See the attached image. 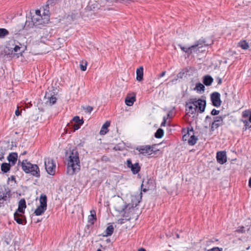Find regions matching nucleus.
I'll list each match as a JSON object with an SVG mask.
<instances>
[{
  "mask_svg": "<svg viewBox=\"0 0 251 251\" xmlns=\"http://www.w3.org/2000/svg\"><path fill=\"white\" fill-rule=\"evenodd\" d=\"M114 209L125 219H119V222L121 224L124 223V221H128L133 214V208L130 207V204H126L124 200L118 198L114 205Z\"/></svg>",
  "mask_w": 251,
  "mask_h": 251,
  "instance_id": "nucleus-1",
  "label": "nucleus"
},
{
  "mask_svg": "<svg viewBox=\"0 0 251 251\" xmlns=\"http://www.w3.org/2000/svg\"><path fill=\"white\" fill-rule=\"evenodd\" d=\"M67 173L69 175H73L80 170V161L77 151L73 150L67 160Z\"/></svg>",
  "mask_w": 251,
  "mask_h": 251,
  "instance_id": "nucleus-2",
  "label": "nucleus"
},
{
  "mask_svg": "<svg viewBox=\"0 0 251 251\" xmlns=\"http://www.w3.org/2000/svg\"><path fill=\"white\" fill-rule=\"evenodd\" d=\"M12 196L11 190L7 186H0V207L10 202Z\"/></svg>",
  "mask_w": 251,
  "mask_h": 251,
  "instance_id": "nucleus-3",
  "label": "nucleus"
},
{
  "mask_svg": "<svg viewBox=\"0 0 251 251\" xmlns=\"http://www.w3.org/2000/svg\"><path fill=\"white\" fill-rule=\"evenodd\" d=\"M21 167L25 173H29L36 177H40V170L37 165L23 160L21 163Z\"/></svg>",
  "mask_w": 251,
  "mask_h": 251,
  "instance_id": "nucleus-4",
  "label": "nucleus"
},
{
  "mask_svg": "<svg viewBox=\"0 0 251 251\" xmlns=\"http://www.w3.org/2000/svg\"><path fill=\"white\" fill-rule=\"evenodd\" d=\"M47 198L46 195H41L40 197V205L34 211L36 216L41 215L47 209Z\"/></svg>",
  "mask_w": 251,
  "mask_h": 251,
  "instance_id": "nucleus-5",
  "label": "nucleus"
},
{
  "mask_svg": "<svg viewBox=\"0 0 251 251\" xmlns=\"http://www.w3.org/2000/svg\"><path fill=\"white\" fill-rule=\"evenodd\" d=\"M208 45V44H206L205 41L203 39H200L194 45L190 47V50L191 51V54L193 53H199L201 52H202L203 50H202V48L203 47Z\"/></svg>",
  "mask_w": 251,
  "mask_h": 251,
  "instance_id": "nucleus-6",
  "label": "nucleus"
},
{
  "mask_svg": "<svg viewBox=\"0 0 251 251\" xmlns=\"http://www.w3.org/2000/svg\"><path fill=\"white\" fill-rule=\"evenodd\" d=\"M44 164L47 173L50 175L53 176L55 173L56 164L53 159L49 158H45Z\"/></svg>",
  "mask_w": 251,
  "mask_h": 251,
  "instance_id": "nucleus-7",
  "label": "nucleus"
},
{
  "mask_svg": "<svg viewBox=\"0 0 251 251\" xmlns=\"http://www.w3.org/2000/svg\"><path fill=\"white\" fill-rule=\"evenodd\" d=\"M97 220L96 211L95 210L90 211V215L88 217V225L85 227V232L87 234H91V230L93 228L94 222Z\"/></svg>",
  "mask_w": 251,
  "mask_h": 251,
  "instance_id": "nucleus-8",
  "label": "nucleus"
},
{
  "mask_svg": "<svg viewBox=\"0 0 251 251\" xmlns=\"http://www.w3.org/2000/svg\"><path fill=\"white\" fill-rule=\"evenodd\" d=\"M142 198V193L141 192H137L131 196V203L130 204V207L133 208V213L134 212V208L136 207L140 202Z\"/></svg>",
  "mask_w": 251,
  "mask_h": 251,
  "instance_id": "nucleus-9",
  "label": "nucleus"
},
{
  "mask_svg": "<svg viewBox=\"0 0 251 251\" xmlns=\"http://www.w3.org/2000/svg\"><path fill=\"white\" fill-rule=\"evenodd\" d=\"M136 150L139 152V154L144 156L150 155L153 151L152 147L149 145L138 146L136 148Z\"/></svg>",
  "mask_w": 251,
  "mask_h": 251,
  "instance_id": "nucleus-10",
  "label": "nucleus"
},
{
  "mask_svg": "<svg viewBox=\"0 0 251 251\" xmlns=\"http://www.w3.org/2000/svg\"><path fill=\"white\" fill-rule=\"evenodd\" d=\"M126 166L128 168H130L133 174L135 175L138 173L140 170L141 167L138 162L132 164L131 159H128L126 160Z\"/></svg>",
  "mask_w": 251,
  "mask_h": 251,
  "instance_id": "nucleus-11",
  "label": "nucleus"
},
{
  "mask_svg": "<svg viewBox=\"0 0 251 251\" xmlns=\"http://www.w3.org/2000/svg\"><path fill=\"white\" fill-rule=\"evenodd\" d=\"M211 100L212 104L215 107H219L221 104V100L220 99V94L219 93L215 92L211 94Z\"/></svg>",
  "mask_w": 251,
  "mask_h": 251,
  "instance_id": "nucleus-12",
  "label": "nucleus"
},
{
  "mask_svg": "<svg viewBox=\"0 0 251 251\" xmlns=\"http://www.w3.org/2000/svg\"><path fill=\"white\" fill-rule=\"evenodd\" d=\"M194 100L196 109H198L200 113L203 112L206 106V101L201 99L197 100L196 99H194Z\"/></svg>",
  "mask_w": 251,
  "mask_h": 251,
  "instance_id": "nucleus-13",
  "label": "nucleus"
},
{
  "mask_svg": "<svg viewBox=\"0 0 251 251\" xmlns=\"http://www.w3.org/2000/svg\"><path fill=\"white\" fill-rule=\"evenodd\" d=\"M224 117L223 116H217L214 118V121L211 124V129L213 131L222 125Z\"/></svg>",
  "mask_w": 251,
  "mask_h": 251,
  "instance_id": "nucleus-14",
  "label": "nucleus"
},
{
  "mask_svg": "<svg viewBox=\"0 0 251 251\" xmlns=\"http://www.w3.org/2000/svg\"><path fill=\"white\" fill-rule=\"evenodd\" d=\"M195 104V103L194 102V99H190V101L186 102L185 104L186 111L191 114L195 113L197 109Z\"/></svg>",
  "mask_w": 251,
  "mask_h": 251,
  "instance_id": "nucleus-15",
  "label": "nucleus"
},
{
  "mask_svg": "<svg viewBox=\"0 0 251 251\" xmlns=\"http://www.w3.org/2000/svg\"><path fill=\"white\" fill-rule=\"evenodd\" d=\"M14 217L15 221L19 224L24 225L26 223V219L24 214L15 212Z\"/></svg>",
  "mask_w": 251,
  "mask_h": 251,
  "instance_id": "nucleus-16",
  "label": "nucleus"
},
{
  "mask_svg": "<svg viewBox=\"0 0 251 251\" xmlns=\"http://www.w3.org/2000/svg\"><path fill=\"white\" fill-rule=\"evenodd\" d=\"M216 158L217 162L220 164L225 163L227 161L226 152L225 151L217 152Z\"/></svg>",
  "mask_w": 251,
  "mask_h": 251,
  "instance_id": "nucleus-17",
  "label": "nucleus"
},
{
  "mask_svg": "<svg viewBox=\"0 0 251 251\" xmlns=\"http://www.w3.org/2000/svg\"><path fill=\"white\" fill-rule=\"evenodd\" d=\"M26 207V205L25 201V199H22L19 201L18 208L15 212L24 214Z\"/></svg>",
  "mask_w": 251,
  "mask_h": 251,
  "instance_id": "nucleus-18",
  "label": "nucleus"
},
{
  "mask_svg": "<svg viewBox=\"0 0 251 251\" xmlns=\"http://www.w3.org/2000/svg\"><path fill=\"white\" fill-rule=\"evenodd\" d=\"M18 154L16 152H11L7 156V160L11 166L14 165L17 161Z\"/></svg>",
  "mask_w": 251,
  "mask_h": 251,
  "instance_id": "nucleus-19",
  "label": "nucleus"
},
{
  "mask_svg": "<svg viewBox=\"0 0 251 251\" xmlns=\"http://www.w3.org/2000/svg\"><path fill=\"white\" fill-rule=\"evenodd\" d=\"M193 132L194 130L192 127H191L190 129L188 128L187 129H183L182 130V133L184 134V135L182 136L183 141L188 142L189 138H190V135H192Z\"/></svg>",
  "mask_w": 251,
  "mask_h": 251,
  "instance_id": "nucleus-20",
  "label": "nucleus"
},
{
  "mask_svg": "<svg viewBox=\"0 0 251 251\" xmlns=\"http://www.w3.org/2000/svg\"><path fill=\"white\" fill-rule=\"evenodd\" d=\"M150 183H152V180H149V179L145 180V179H144L143 181L142 184L141 185L142 191H143L144 192H146L147 191H148L149 189H151V186Z\"/></svg>",
  "mask_w": 251,
  "mask_h": 251,
  "instance_id": "nucleus-21",
  "label": "nucleus"
},
{
  "mask_svg": "<svg viewBox=\"0 0 251 251\" xmlns=\"http://www.w3.org/2000/svg\"><path fill=\"white\" fill-rule=\"evenodd\" d=\"M49 21V16L47 14H45V12L44 13V17L43 16L40 19L39 21V25H45L47 24Z\"/></svg>",
  "mask_w": 251,
  "mask_h": 251,
  "instance_id": "nucleus-22",
  "label": "nucleus"
},
{
  "mask_svg": "<svg viewBox=\"0 0 251 251\" xmlns=\"http://www.w3.org/2000/svg\"><path fill=\"white\" fill-rule=\"evenodd\" d=\"M136 80L140 81L143 79V67L141 66L138 68L136 71Z\"/></svg>",
  "mask_w": 251,
  "mask_h": 251,
  "instance_id": "nucleus-23",
  "label": "nucleus"
},
{
  "mask_svg": "<svg viewBox=\"0 0 251 251\" xmlns=\"http://www.w3.org/2000/svg\"><path fill=\"white\" fill-rule=\"evenodd\" d=\"M110 122L106 121L102 126L100 131V135H105L108 131V127L110 126Z\"/></svg>",
  "mask_w": 251,
  "mask_h": 251,
  "instance_id": "nucleus-24",
  "label": "nucleus"
},
{
  "mask_svg": "<svg viewBox=\"0 0 251 251\" xmlns=\"http://www.w3.org/2000/svg\"><path fill=\"white\" fill-rule=\"evenodd\" d=\"M213 81V78L209 75H207L203 77V83L206 86H210Z\"/></svg>",
  "mask_w": 251,
  "mask_h": 251,
  "instance_id": "nucleus-25",
  "label": "nucleus"
},
{
  "mask_svg": "<svg viewBox=\"0 0 251 251\" xmlns=\"http://www.w3.org/2000/svg\"><path fill=\"white\" fill-rule=\"evenodd\" d=\"M42 16L41 15H33L31 17V22L35 26H38L39 21Z\"/></svg>",
  "mask_w": 251,
  "mask_h": 251,
  "instance_id": "nucleus-26",
  "label": "nucleus"
},
{
  "mask_svg": "<svg viewBox=\"0 0 251 251\" xmlns=\"http://www.w3.org/2000/svg\"><path fill=\"white\" fill-rule=\"evenodd\" d=\"M135 101V96L127 97L125 99L126 104L129 106H132Z\"/></svg>",
  "mask_w": 251,
  "mask_h": 251,
  "instance_id": "nucleus-27",
  "label": "nucleus"
},
{
  "mask_svg": "<svg viewBox=\"0 0 251 251\" xmlns=\"http://www.w3.org/2000/svg\"><path fill=\"white\" fill-rule=\"evenodd\" d=\"M45 98L48 99L47 103L49 102L50 105L54 104V103H55V102L56 101V98L53 95H52L50 97L49 96L48 97H47V94L46 93L45 95Z\"/></svg>",
  "mask_w": 251,
  "mask_h": 251,
  "instance_id": "nucleus-28",
  "label": "nucleus"
},
{
  "mask_svg": "<svg viewBox=\"0 0 251 251\" xmlns=\"http://www.w3.org/2000/svg\"><path fill=\"white\" fill-rule=\"evenodd\" d=\"M11 165L7 163H3L1 165V170L4 173L8 172L10 169Z\"/></svg>",
  "mask_w": 251,
  "mask_h": 251,
  "instance_id": "nucleus-29",
  "label": "nucleus"
},
{
  "mask_svg": "<svg viewBox=\"0 0 251 251\" xmlns=\"http://www.w3.org/2000/svg\"><path fill=\"white\" fill-rule=\"evenodd\" d=\"M198 138L194 136V132H193L191 135H190L188 143L190 146H193L196 144Z\"/></svg>",
  "mask_w": 251,
  "mask_h": 251,
  "instance_id": "nucleus-30",
  "label": "nucleus"
},
{
  "mask_svg": "<svg viewBox=\"0 0 251 251\" xmlns=\"http://www.w3.org/2000/svg\"><path fill=\"white\" fill-rule=\"evenodd\" d=\"M205 87L202 83L199 82L197 83L196 84V87L195 88V90H197V92L201 93V92H204Z\"/></svg>",
  "mask_w": 251,
  "mask_h": 251,
  "instance_id": "nucleus-31",
  "label": "nucleus"
},
{
  "mask_svg": "<svg viewBox=\"0 0 251 251\" xmlns=\"http://www.w3.org/2000/svg\"><path fill=\"white\" fill-rule=\"evenodd\" d=\"M238 45L243 50H247L249 47L248 43L245 40L240 41L238 43Z\"/></svg>",
  "mask_w": 251,
  "mask_h": 251,
  "instance_id": "nucleus-32",
  "label": "nucleus"
},
{
  "mask_svg": "<svg viewBox=\"0 0 251 251\" xmlns=\"http://www.w3.org/2000/svg\"><path fill=\"white\" fill-rule=\"evenodd\" d=\"M178 46L180 47L182 51L187 53V57H188L191 55V51L190 50V47H184L181 45H179Z\"/></svg>",
  "mask_w": 251,
  "mask_h": 251,
  "instance_id": "nucleus-33",
  "label": "nucleus"
},
{
  "mask_svg": "<svg viewBox=\"0 0 251 251\" xmlns=\"http://www.w3.org/2000/svg\"><path fill=\"white\" fill-rule=\"evenodd\" d=\"M12 52L15 54H22V51L21 50V47L19 45H15L13 48H11Z\"/></svg>",
  "mask_w": 251,
  "mask_h": 251,
  "instance_id": "nucleus-34",
  "label": "nucleus"
},
{
  "mask_svg": "<svg viewBox=\"0 0 251 251\" xmlns=\"http://www.w3.org/2000/svg\"><path fill=\"white\" fill-rule=\"evenodd\" d=\"M9 35V31L5 28H0V38H3Z\"/></svg>",
  "mask_w": 251,
  "mask_h": 251,
  "instance_id": "nucleus-35",
  "label": "nucleus"
},
{
  "mask_svg": "<svg viewBox=\"0 0 251 251\" xmlns=\"http://www.w3.org/2000/svg\"><path fill=\"white\" fill-rule=\"evenodd\" d=\"M164 135V131L161 128H158L155 133V137L156 138H161Z\"/></svg>",
  "mask_w": 251,
  "mask_h": 251,
  "instance_id": "nucleus-36",
  "label": "nucleus"
},
{
  "mask_svg": "<svg viewBox=\"0 0 251 251\" xmlns=\"http://www.w3.org/2000/svg\"><path fill=\"white\" fill-rule=\"evenodd\" d=\"M249 229V227H248V226H247L246 227L242 226L239 227L236 231L238 233H245V231L248 230Z\"/></svg>",
  "mask_w": 251,
  "mask_h": 251,
  "instance_id": "nucleus-37",
  "label": "nucleus"
},
{
  "mask_svg": "<svg viewBox=\"0 0 251 251\" xmlns=\"http://www.w3.org/2000/svg\"><path fill=\"white\" fill-rule=\"evenodd\" d=\"M106 233L107 234V235H111L114 231V227L113 226L110 225L107 226V227L106 229Z\"/></svg>",
  "mask_w": 251,
  "mask_h": 251,
  "instance_id": "nucleus-38",
  "label": "nucleus"
},
{
  "mask_svg": "<svg viewBox=\"0 0 251 251\" xmlns=\"http://www.w3.org/2000/svg\"><path fill=\"white\" fill-rule=\"evenodd\" d=\"M73 121L75 123H77L79 125H82L83 124V121L82 119H80L78 116H75L73 119Z\"/></svg>",
  "mask_w": 251,
  "mask_h": 251,
  "instance_id": "nucleus-39",
  "label": "nucleus"
},
{
  "mask_svg": "<svg viewBox=\"0 0 251 251\" xmlns=\"http://www.w3.org/2000/svg\"><path fill=\"white\" fill-rule=\"evenodd\" d=\"M79 66L81 71H85L87 69V63L82 62L80 64Z\"/></svg>",
  "mask_w": 251,
  "mask_h": 251,
  "instance_id": "nucleus-40",
  "label": "nucleus"
},
{
  "mask_svg": "<svg viewBox=\"0 0 251 251\" xmlns=\"http://www.w3.org/2000/svg\"><path fill=\"white\" fill-rule=\"evenodd\" d=\"M81 125H79V124L77 123H75L73 125L74 130L75 131L78 129Z\"/></svg>",
  "mask_w": 251,
  "mask_h": 251,
  "instance_id": "nucleus-41",
  "label": "nucleus"
},
{
  "mask_svg": "<svg viewBox=\"0 0 251 251\" xmlns=\"http://www.w3.org/2000/svg\"><path fill=\"white\" fill-rule=\"evenodd\" d=\"M219 113H220L219 110H217L215 109H213L211 112V114L212 115L215 116V115H218L219 114Z\"/></svg>",
  "mask_w": 251,
  "mask_h": 251,
  "instance_id": "nucleus-42",
  "label": "nucleus"
},
{
  "mask_svg": "<svg viewBox=\"0 0 251 251\" xmlns=\"http://www.w3.org/2000/svg\"><path fill=\"white\" fill-rule=\"evenodd\" d=\"M207 251H222V249H220L218 247H214L208 250Z\"/></svg>",
  "mask_w": 251,
  "mask_h": 251,
  "instance_id": "nucleus-43",
  "label": "nucleus"
},
{
  "mask_svg": "<svg viewBox=\"0 0 251 251\" xmlns=\"http://www.w3.org/2000/svg\"><path fill=\"white\" fill-rule=\"evenodd\" d=\"M86 111L89 113H91V111L93 110V107H91V106H87L86 108Z\"/></svg>",
  "mask_w": 251,
  "mask_h": 251,
  "instance_id": "nucleus-44",
  "label": "nucleus"
},
{
  "mask_svg": "<svg viewBox=\"0 0 251 251\" xmlns=\"http://www.w3.org/2000/svg\"><path fill=\"white\" fill-rule=\"evenodd\" d=\"M5 243L8 245L10 244L11 242V238H10V236H8V238H6L5 239Z\"/></svg>",
  "mask_w": 251,
  "mask_h": 251,
  "instance_id": "nucleus-45",
  "label": "nucleus"
},
{
  "mask_svg": "<svg viewBox=\"0 0 251 251\" xmlns=\"http://www.w3.org/2000/svg\"><path fill=\"white\" fill-rule=\"evenodd\" d=\"M166 123V119L165 117H163V122H162V123L161 124V126H165Z\"/></svg>",
  "mask_w": 251,
  "mask_h": 251,
  "instance_id": "nucleus-46",
  "label": "nucleus"
},
{
  "mask_svg": "<svg viewBox=\"0 0 251 251\" xmlns=\"http://www.w3.org/2000/svg\"><path fill=\"white\" fill-rule=\"evenodd\" d=\"M15 115L17 116H19L21 115V111H19L18 108H17V109H16V110L15 111Z\"/></svg>",
  "mask_w": 251,
  "mask_h": 251,
  "instance_id": "nucleus-47",
  "label": "nucleus"
},
{
  "mask_svg": "<svg viewBox=\"0 0 251 251\" xmlns=\"http://www.w3.org/2000/svg\"><path fill=\"white\" fill-rule=\"evenodd\" d=\"M205 121H208L209 123H211V118L209 116H207L205 118Z\"/></svg>",
  "mask_w": 251,
  "mask_h": 251,
  "instance_id": "nucleus-48",
  "label": "nucleus"
},
{
  "mask_svg": "<svg viewBox=\"0 0 251 251\" xmlns=\"http://www.w3.org/2000/svg\"><path fill=\"white\" fill-rule=\"evenodd\" d=\"M245 129L246 130L251 127V126H249L248 122H246V124L245 125Z\"/></svg>",
  "mask_w": 251,
  "mask_h": 251,
  "instance_id": "nucleus-49",
  "label": "nucleus"
},
{
  "mask_svg": "<svg viewBox=\"0 0 251 251\" xmlns=\"http://www.w3.org/2000/svg\"><path fill=\"white\" fill-rule=\"evenodd\" d=\"M181 233V232L180 231H177L176 232H175V233H172L173 235H176V236H177V235H179V234Z\"/></svg>",
  "mask_w": 251,
  "mask_h": 251,
  "instance_id": "nucleus-50",
  "label": "nucleus"
},
{
  "mask_svg": "<svg viewBox=\"0 0 251 251\" xmlns=\"http://www.w3.org/2000/svg\"><path fill=\"white\" fill-rule=\"evenodd\" d=\"M165 74H166L165 71L162 72V73L159 75V77H162L164 76L165 75Z\"/></svg>",
  "mask_w": 251,
  "mask_h": 251,
  "instance_id": "nucleus-51",
  "label": "nucleus"
},
{
  "mask_svg": "<svg viewBox=\"0 0 251 251\" xmlns=\"http://www.w3.org/2000/svg\"><path fill=\"white\" fill-rule=\"evenodd\" d=\"M102 241H103L104 242H105L106 243H107V244L109 243L110 242V240L108 238L106 239L105 240L102 239Z\"/></svg>",
  "mask_w": 251,
  "mask_h": 251,
  "instance_id": "nucleus-52",
  "label": "nucleus"
},
{
  "mask_svg": "<svg viewBox=\"0 0 251 251\" xmlns=\"http://www.w3.org/2000/svg\"><path fill=\"white\" fill-rule=\"evenodd\" d=\"M25 26L23 24H22L19 28L18 29V30L19 31H20L21 30L24 29V28L25 27Z\"/></svg>",
  "mask_w": 251,
  "mask_h": 251,
  "instance_id": "nucleus-53",
  "label": "nucleus"
},
{
  "mask_svg": "<svg viewBox=\"0 0 251 251\" xmlns=\"http://www.w3.org/2000/svg\"><path fill=\"white\" fill-rule=\"evenodd\" d=\"M34 15H41V12L39 10H36Z\"/></svg>",
  "mask_w": 251,
  "mask_h": 251,
  "instance_id": "nucleus-54",
  "label": "nucleus"
},
{
  "mask_svg": "<svg viewBox=\"0 0 251 251\" xmlns=\"http://www.w3.org/2000/svg\"><path fill=\"white\" fill-rule=\"evenodd\" d=\"M3 159H4V156H3V154H0V160L2 161Z\"/></svg>",
  "mask_w": 251,
  "mask_h": 251,
  "instance_id": "nucleus-55",
  "label": "nucleus"
},
{
  "mask_svg": "<svg viewBox=\"0 0 251 251\" xmlns=\"http://www.w3.org/2000/svg\"><path fill=\"white\" fill-rule=\"evenodd\" d=\"M249 186L251 188V177L249 179Z\"/></svg>",
  "mask_w": 251,
  "mask_h": 251,
  "instance_id": "nucleus-56",
  "label": "nucleus"
},
{
  "mask_svg": "<svg viewBox=\"0 0 251 251\" xmlns=\"http://www.w3.org/2000/svg\"><path fill=\"white\" fill-rule=\"evenodd\" d=\"M51 1H52V0H48V1H47L48 5L50 4V3H51Z\"/></svg>",
  "mask_w": 251,
  "mask_h": 251,
  "instance_id": "nucleus-57",
  "label": "nucleus"
},
{
  "mask_svg": "<svg viewBox=\"0 0 251 251\" xmlns=\"http://www.w3.org/2000/svg\"><path fill=\"white\" fill-rule=\"evenodd\" d=\"M138 251H146V250L143 248H141V249L138 250Z\"/></svg>",
  "mask_w": 251,
  "mask_h": 251,
  "instance_id": "nucleus-58",
  "label": "nucleus"
},
{
  "mask_svg": "<svg viewBox=\"0 0 251 251\" xmlns=\"http://www.w3.org/2000/svg\"><path fill=\"white\" fill-rule=\"evenodd\" d=\"M249 122L250 123H251V114H250V115L249 116Z\"/></svg>",
  "mask_w": 251,
  "mask_h": 251,
  "instance_id": "nucleus-59",
  "label": "nucleus"
},
{
  "mask_svg": "<svg viewBox=\"0 0 251 251\" xmlns=\"http://www.w3.org/2000/svg\"><path fill=\"white\" fill-rule=\"evenodd\" d=\"M221 79H220L219 80V82H218V84H220L221 83Z\"/></svg>",
  "mask_w": 251,
  "mask_h": 251,
  "instance_id": "nucleus-60",
  "label": "nucleus"
},
{
  "mask_svg": "<svg viewBox=\"0 0 251 251\" xmlns=\"http://www.w3.org/2000/svg\"><path fill=\"white\" fill-rule=\"evenodd\" d=\"M26 153V151H24L22 153V155H24Z\"/></svg>",
  "mask_w": 251,
  "mask_h": 251,
  "instance_id": "nucleus-61",
  "label": "nucleus"
},
{
  "mask_svg": "<svg viewBox=\"0 0 251 251\" xmlns=\"http://www.w3.org/2000/svg\"><path fill=\"white\" fill-rule=\"evenodd\" d=\"M170 116V115L169 113L168 114V117H169Z\"/></svg>",
  "mask_w": 251,
  "mask_h": 251,
  "instance_id": "nucleus-62",
  "label": "nucleus"
},
{
  "mask_svg": "<svg viewBox=\"0 0 251 251\" xmlns=\"http://www.w3.org/2000/svg\"><path fill=\"white\" fill-rule=\"evenodd\" d=\"M97 251H101L100 249H98Z\"/></svg>",
  "mask_w": 251,
  "mask_h": 251,
  "instance_id": "nucleus-63",
  "label": "nucleus"
},
{
  "mask_svg": "<svg viewBox=\"0 0 251 251\" xmlns=\"http://www.w3.org/2000/svg\"><path fill=\"white\" fill-rule=\"evenodd\" d=\"M12 179H14V176H12Z\"/></svg>",
  "mask_w": 251,
  "mask_h": 251,
  "instance_id": "nucleus-64",
  "label": "nucleus"
}]
</instances>
